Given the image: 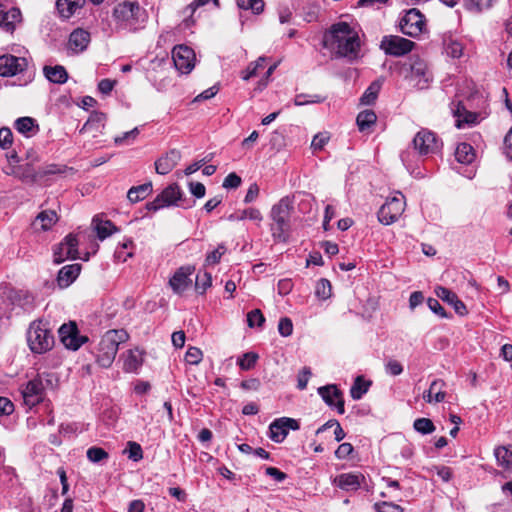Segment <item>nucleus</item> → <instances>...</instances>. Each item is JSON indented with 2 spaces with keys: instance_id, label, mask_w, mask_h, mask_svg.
<instances>
[{
  "instance_id": "a18cd8bd",
  "label": "nucleus",
  "mask_w": 512,
  "mask_h": 512,
  "mask_svg": "<svg viewBox=\"0 0 512 512\" xmlns=\"http://www.w3.org/2000/svg\"><path fill=\"white\" fill-rule=\"evenodd\" d=\"M379 90H380V84L377 82H373L366 89L364 94L362 95V97L360 99L361 103L365 104V105H370V104L374 103V101L376 100V98L378 96Z\"/></svg>"
},
{
  "instance_id": "0eeeda50",
  "label": "nucleus",
  "mask_w": 512,
  "mask_h": 512,
  "mask_svg": "<svg viewBox=\"0 0 512 512\" xmlns=\"http://www.w3.org/2000/svg\"><path fill=\"white\" fill-rule=\"evenodd\" d=\"M412 143L419 155L436 153L442 145L436 135L427 129L420 130L413 138Z\"/></svg>"
},
{
  "instance_id": "37998d69",
  "label": "nucleus",
  "mask_w": 512,
  "mask_h": 512,
  "mask_svg": "<svg viewBox=\"0 0 512 512\" xmlns=\"http://www.w3.org/2000/svg\"><path fill=\"white\" fill-rule=\"evenodd\" d=\"M332 286L329 280L322 278L320 279L315 288V295L321 299L326 300L331 296Z\"/></svg>"
},
{
  "instance_id": "c85d7f7f",
  "label": "nucleus",
  "mask_w": 512,
  "mask_h": 512,
  "mask_svg": "<svg viewBox=\"0 0 512 512\" xmlns=\"http://www.w3.org/2000/svg\"><path fill=\"white\" fill-rule=\"evenodd\" d=\"M445 383L440 380H434L427 391L423 393V399L427 403H439L445 399V392L443 390Z\"/></svg>"
},
{
  "instance_id": "72a5a7b5",
  "label": "nucleus",
  "mask_w": 512,
  "mask_h": 512,
  "mask_svg": "<svg viewBox=\"0 0 512 512\" xmlns=\"http://www.w3.org/2000/svg\"><path fill=\"white\" fill-rule=\"evenodd\" d=\"M497 463L504 469L512 467V446H499L494 449Z\"/></svg>"
},
{
  "instance_id": "680f3d73",
  "label": "nucleus",
  "mask_w": 512,
  "mask_h": 512,
  "mask_svg": "<svg viewBox=\"0 0 512 512\" xmlns=\"http://www.w3.org/2000/svg\"><path fill=\"white\" fill-rule=\"evenodd\" d=\"M312 375L309 367H303L297 375V387L300 390H304L307 387L308 381Z\"/></svg>"
},
{
  "instance_id": "8fccbe9b",
  "label": "nucleus",
  "mask_w": 512,
  "mask_h": 512,
  "mask_svg": "<svg viewBox=\"0 0 512 512\" xmlns=\"http://www.w3.org/2000/svg\"><path fill=\"white\" fill-rule=\"evenodd\" d=\"M496 0H470L466 3V8L473 12H481L489 9Z\"/></svg>"
},
{
  "instance_id": "49530a36",
  "label": "nucleus",
  "mask_w": 512,
  "mask_h": 512,
  "mask_svg": "<svg viewBox=\"0 0 512 512\" xmlns=\"http://www.w3.org/2000/svg\"><path fill=\"white\" fill-rule=\"evenodd\" d=\"M414 429L421 434H431L435 431V425L428 418H418L414 421Z\"/></svg>"
},
{
  "instance_id": "2eb2a0df",
  "label": "nucleus",
  "mask_w": 512,
  "mask_h": 512,
  "mask_svg": "<svg viewBox=\"0 0 512 512\" xmlns=\"http://www.w3.org/2000/svg\"><path fill=\"white\" fill-rule=\"evenodd\" d=\"M318 394L329 407H335L339 414L345 413L343 393L336 385L330 384L318 388Z\"/></svg>"
},
{
  "instance_id": "4c0bfd02",
  "label": "nucleus",
  "mask_w": 512,
  "mask_h": 512,
  "mask_svg": "<svg viewBox=\"0 0 512 512\" xmlns=\"http://www.w3.org/2000/svg\"><path fill=\"white\" fill-rule=\"evenodd\" d=\"M444 45L446 54L449 57L453 59H459L464 55V46L462 42L458 41L457 39L449 37L444 40Z\"/></svg>"
},
{
  "instance_id": "69168bd1",
  "label": "nucleus",
  "mask_w": 512,
  "mask_h": 512,
  "mask_svg": "<svg viewBox=\"0 0 512 512\" xmlns=\"http://www.w3.org/2000/svg\"><path fill=\"white\" fill-rule=\"evenodd\" d=\"M278 331L283 337H288L293 332V324L290 318H281L278 324Z\"/></svg>"
},
{
  "instance_id": "4be33fe9",
  "label": "nucleus",
  "mask_w": 512,
  "mask_h": 512,
  "mask_svg": "<svg viewBox=\"0 0 512 512\" xmlns=\"http://www.w3.org/2000/svg\"><path fill=\"white\" fill-rule=\"evenodd\" d=\"M435 294L438 298L451 305L454 308L455 312L460 316H465L468 313L465 304L458 298V296L453 291L443 286H437L435 288Z\"/></svg>"
},
{
  "instance_id": "a19ab883",
  "label": "nucleus",
  "mask_w": 512,
  "mask_h": 512,
  "mask_svg": "<svg viewBox=\"0 0 512 512\" xmlns=\"http://www.w3.org/2000/svg\"><path fill=\"white\" fill-rule=\"evenodd\" d=\"M142 361V353L139 350H130L124 361V370L134 372L141 366Z\"/></svg>"
},
{
  "instance_id": "aec40b11",
  "label": "nucleus",
  "mask_w": 512,
  "mask_h": 512,
  "mask_svg": "<svg viewBox=\"0 0 512 512\" xmlns=\"http://www.w3.org/2000/svg\"><path fill=\"white\" fill-rule=\"evenodd\" d=\"M19 165H13L9 169H4L7 175L14 176L25 182H35L38 180V170L35 169V163L22 161Z\"/></svg>"
},
{
  "instance_id": "4468645a",
  "label": "nucleus",
  "mask_w": 512,
  "mask_h": 512,
  "mask_svg": "<svg viewBox=\"0 0 512 512\" xmlns=\"http://www.w3.org/2000/svg\"><path fill=\"white\" fill-rule=\"evenodd\" d=\"M59 337L65 347L72 350H77L88 340L86 336H79L77 326L72 322L59 328Z\"/></svg>"
},
{
  "instance_id": "338daca9",
  "label": "nucleus",
  "mask_w": 512,
  "mask_h": 512,
  "mask_svg": "<svg viewBox=\"0 0 512 512\" xmlns=\"http://www.w3.org/2000/svg\"><path fill=\"white\" fill-rule=\"evenodd\" d=\"M322 99L318 95H305V94H298L295 97L294 103L297 106H304L310 103H319Z\"/></svg>"
},
{
  "instance_id": "b1692460",
  "label": "nucleus",
  "mask_w": 512,
  "mask_h": 512,
  "mask_svg": "<svg viewBox=\"0 0 512 512\" xmlns=\"http://www.w3.org/2000/svg\"><path fill=\"white\" fill-rule=\"evenodd\" d=\"M181 153L172 149L167 152L164 156L160 157L155 162V170L158 174L166 175L177 165L180 161Z\"/></svg>"
},
{
  "instance_id": "5fc2aeb1",
  "label": "nucleus",
  "mask_w": 512,
  "mask_h": 512,
  "mask_svg": "<svg viewBox=\"0 0 512 512\" xmlns=\"http://www.w3.org/2000/svg\"><path fill=\"white\" fill-rule=\"evenodd\" d=\"M202 358L203 353L197 347H190L185 354V361L191 365H198Z\"/></svg>"
},
{
  "instance_id": "c756f323",
  "label": "nucleus",
  "mask_w": 512,
  "mask_h": 512,
  "mask_svg": "<svg viewBox=\"0 0 512 512\" xmlns=\"http://www.w3.org/2000/svg\"><path fill=\"white\" fill-rule=\"evenodd\" d=\"M14 127L27 138L33 137L39 132V125L36 123V120L31 117L18 118L14 123Z\"/></svg>"
},
{
  "instance_id": "f704fd0d",
  "label": "nucleus",
  "mask_w": 512,
  "mask_h": 512,
  "mask_svg": "<svg viewBox=\"0 0 512 512\" xmlns=\"http://www.w3.org/2000/svg\"><path fill=\"white\" fill-rule=\"evenodd\" d=\"M152 192V183H144L139 186H135L129 189L127 198L130 202L136 203L145 199Z\"/></svg>"
},
{
  "instance_id": "5701e85b",
  "label": "nucleus",
  "mask_w": 512,
  "mask_h": 512,
  "mask_svg": "<svg viewBox=\"0 0 512 512\" xmlns=\"http://www.w3.org/2000/svg\"><path fill=\"white\" fill-rule=\"evenodd\" d=\"M453 114L456 117V126L458 128L477 124L484 118L481 113L468 111L461 103H458L456 108L453 109Z\"/></svg>"
},
{
  "instance_id": "4d7b16f0",
  "label": "nucleus",
  "mask_w": 512,
  "mask_h": 512,
  "mask_svg": "<svg viewBox=\"0 0 512 512\" xmlns=\"http://www.w3.org/2000/svg\"><path fill=\"white\" fill-rule=\"evenodd\" d=\"M330 135L327 132H320L316 134L312 140L311 148L314 151L322 150L324 146L329 142Z\"/></svg>"
},
{
  "instance_id": "ddd939ff",
  "label": "nucleus",
  "mask_w": 512,
  "mask_h": 512,
  "mask_svg": "<svg viewBox=\"0 0 512 512\" xmlns=\"http://www.w3.org/2000/svg\"><path fill=\"white\" fill-rule=\"evenodd\" d=\"M423 15L416 9L409 10L401 22V30L410 37L420 35L424 29Z\"/></svg>"
},
{
  "instance_id": "603ef678",
  "label": "nucleus",
  "mask_w": 512,
  "mask_h": 512,
  "mask_svg": "<svg viewBox=\"0 0 512 512\" xmlns=\"http://www.w3.org/2000/svg\"><path fill=\"white\" fill-rule=\"evenodd\" d=\"M87 458L93 463H98L108 458V453L100 447H91L87 450Z\"/></svg>"
},
{
  "instance_id": "473e14b6",
  "label": "nucleus",
  "mask_w": 512,
  "mask_h": 512,
  "mask_svg": "<svg viewBox=\"0 0 512 512\" xmlns=\"http://www.w3.org/2000/svg\"><path fill=\"white\" fill-rule=\"evenodd\" d=\"M84 0H57L56 7L63 18H70L78 9L82 7Z\"/></svg>"
},
{
  "instance_id": "9d476101",
  "label": "nucleus",
  "mask_w": 512,
  "mask_h": 512,
  "mask_svg": "<svg viewBox=\"0 0 512 512\" xmlns=\"http://www.w3.org/2000/svg\"><path fill=\"white\" fill-rule=\"evenodd\" d=\"M414 43L400 36H385L380 44V48L389 55L402 56L412 50Z\"/></svg>"
},
{
  "instance_id": "cd10ccee",
  "label": "nucleus",
  "mask_w": 512,
  "mask_h": 512,
  "mask_svg": "<svg viewBox=\"0 0 512 512\" xmlns=\"http://www.w3.org/2000/svg\"><path fill=\"white\" fill-rule=\"evenodd\" d=\"M80 270V264H71L62 267L57 276L58 285L61 288L68 287L78 277Z\"/></svg>"
},
{
  "instance_id": "774afa93",
  "label": "nucleus",
  "mask_w": 512,
  "mask_h": 512,
  "mask_svg": "<svg viewBox=\"0 0 512 512\" xmlns=\"http://www.w3.org/2000/svg\"><path fill=\"white\" fill-rule=\"evenodd\" d=\"M14 412V404L10 399L0 396V417L9 416Z\"/></svg>"
},
{
  "instance_id": "c03bdc74",
  "label": "nucleus",
  "mask_w": 512,
  "mask_h": 512,
  "mask_svg": "<svg viewBox=\"0 0 512 512\" xmlns=\"http://www.w3.org/2000/svg\"><path fill=\"white\" fill-rule=\"evenodd\" d=\"M139 133V129L135 127L130 131L124 132L123 134L116 136L114 138V143L118 146L130 145L135 142Z\"/></svg>"
},
{
  "instance_id": "13d9d810",
  "label": "nucleus",
  "mask_w": 512,
  "mask_h": 512,
  "mask_svg": "<svg viewBox=\"0 0 512 512\" xmlns=\"http://www.w3.org/2000/svg\"><path fill=\"white\" fill-rule=\"evenodd\" d=\"M247 322L249 327H261L265 318L259 309H255L248 313Z\"/></svg>"
},
{
  "instance_id": "e433bc0d",
  "label": "nucleus",
  "mask_w": 512,
  "mask_h": 512,
  "mask_svg": "<svg viewBox=\"0 0 512 512\" xmlns=\"http://www.w3.org/2000/svg\"><path fill=\"white\" fill-rule=\"evenodd\" d=\"M250 219L252 221L261 222L263 220L262 213L257 208H248L238 213H233L228 216L229 221H241Z\"/></svg>"
},
{
  "instance_id": "0e129e2a",
  "label": "nucleus",
  "mask_w": 512,
  "mask_h": 512,
  "mask_svg": "<svg viewBox=\"0 0 512 512\" xmlns=\"http://www.w3.org/2000/svg\"><path fill=\"white\" fill-rule=\"evenodd\" d=\"M374 506L378 512H403V508L393 502H378Z\"/></svg>"
},
{
  "instance_id": "6e6d98bb",
  "label": "nucleus",
  "mask_w": 512,
  "mask_h": 512,
  "mask_svg": "<svg viewBox=\"0 0 512 512\" xmlns=\"http://www.w3.org/2000/svg\"><path fill=\"white\" fill-rule=\"evenodd\" d=\"M226 252V247L224 244H219L218 247L210 252L206 257V264L207 265H215L219 263L222 255H224Z\"/></svg>"
},
{
  "instance_id": "a211bd4d",
  "label": "nucleus",
  "mask_w": 512,
  "mask_h": 512,
  "mask_svg": "<svg viewBox=\"0 0 512 512\" xmlns=\"http://www.w3.org/2000/svg\"><path fill=\"white\" fill-rule=\"evenodd\" d=\"M27 67L25 58L13 55L0 56V76L10 77L22 72Z\"/></svg>"
},
{
  "instance_id": "3c124183",
  "label": "nucleus",
  "mask_w": 512,
  "mask_h": 512,
  "mask_svg": "<svg viewBox=\"0 0 512 512\" xmlns=\"http://www.w3.org/2000/svg\"><path fill=\"white\" fill-rule=\"evenodd\" d=\"M257 359V354L248 352L243 354V356L238 360V365L242 370H250L256 364Z\"/></svg>"
},
{
  "instance_id": "f3484780",
  "label": "nucleus",
  "mask_w": 512,
  "mask_h": 512,
  "mask_svg": "<svg viewBox=\"0 0 512 512\" xmlns=\"http://www.w3.org/2000/svg\"><path fill=\"white\" fill-rule=\"evenodd\" d=\"M24 403L33 407L40 403L44 398V385L41 378L30 380L22 390Z\"/></svg>"
},
{
  "instance_id": "1a4fd4ad",
  "label": "nucleus",
  "mask_w": 512,
  "mask_h": 512,
  "mask_svg": "<svg viewBox=\"0 0 512 512\" xmlns=\"http://www.w3.org/2000/svg\"><path fill=\"white\" fill-rule=\"evenodd\" d=\"M172 59L175 68L182 74H188L195 65V53L186 45H178L173 48Z\"/></svg>"
},
{
  "instance_id": "7ed1b4c3",
  "label": "nucleus",
  "mask_w": 512,
  "mask_h": 512,
  "mask_svg": "<svg viewBox=\"0 0 512 512\" xmlns=\"http://www.w3.org/2000/svg\"><path fill=\"white\" fill-rule=\"evenodd\" d=\"M128 333L123 330H109L100 339L96 359L100 366L108 368L112 365L119 345L128 340Z\"/></svg>"
},
{
  "instance_id": "7c9ffc66",
  "label": "nucleus",
  "mask_w": 512,
  "mask_h": 512,
  "mask_svg": "<svg viewBox=\"0 0 512 512\" xmlns=\"http://www.w3.org/2000/svg\"><path fill=\"white\" fill-rule=\"evenodd\" d=\"M93 228L100 240H104L117 231L116 227L109 220H102L99 217H94L92 221Z\"/></svg>"
},
{
  "instance_id": "864d4df0",
  "label": "nucleus",
  "mask_w": 512,
  "mask_h": 512,
  "mask_svg": "<svg viewBox=\"0 0 512 512\" xmlns=\"http://www.w3.org/2000/svg\"><path fill=\"white\" fill-rule=\"evenodd\" d=\"M211 284L212 278L209 273L205 272L202 275H197L195 287L200 294H203L206 291V289L211 286Z\"/></svg>"
},
{
  "instance_id": "58836bf2",
  "label": "nucleus",
  "mask_w": 512,
  "mask_h": 512,
  "mask_svg": "<svg viewBox=\"0 0 512 512\" xmlns=\"http://www.w3.org/2000/svg\"><path fill=\"white\" fill-rule=\"evenodd\" d=\"M105 119L106 117L103 113H93L85 122L80 132L101 131L105 126Z\"/></svg>"
},
{
  "instance_id": "de8ad7c7",
  "label": "nucleus",
  "mask_w": 512,
  "mask_h": 512,
  "mask_svg": "<svg viewBox=\"0 0 512 512\" xmlns=\"http://www.w3.org/2000/svg\"><path fill=\"white\" fill-rule=\"evenodd\" d=\"M66 170V166H61L57 164L44 165L38 169V180L48 175L64 173Z\"/></svg>"
},
{
  "instance_id": "2f4dec72",
  "label": "nucleus",
  "mask_w": 512,
  "mask_h": 512,
  "mask_svg": "<svg viewBox=\"0 0 512 512\" xmlns=\"http://www.w3.org/2000/svg\"><path fill=\"white\" fill-rule=\"evenodd\" d=\"M43 72L45 77L53 83L63 84L68 79V74L66 69L61 65L56 66H45L43 68Z\"/></svg>"
},
{
  "instance_id": "f257e3e1",
  "label": "nucleus",
  "mask_w": 512,
  "mask_h": 512,
  "mask_svg": "<svg viewBox=\"0 0 512 512\" xmlns=\"http://www.w3.org/2000/svg\"><path fill=\"white\" fill-rule=\"evenodd\" d=\"M325 46L338 56L356 58L360 49L358 33L347 23L333 25L324 37Z\"/></svg>"
},
{
  "instance_id": "20e7f679",
  "label": "nucleus",
  "mask_w": 512,
  "mask_h": 512,
  "mask_svg": "<svg viewBox=\"0 0 512 512\" xmlns=\"http://www.w3.org/2000/svg\"><path fill=\"white\" fill-rule=\"evenodd\" d=\"M293 210V199L289 196L281 198L274 204L270 211L272 219L271 232L275 240L285 241L289 229L291 212Z\"/></svg>"
},
{
  "instance_id": "09e8293b",
  "label": "nucleus",
  "mask_w": 512,
  "mask_h": 512,
  "mask_svg": "<svg viewBox=\"0 0 512 512\" xmlns=\"http://www.w3.org/2000/svg\"><path fill=\"white\" fill-rule=\"evenodd\" d=\"M239 8L244 10H252L258 14L263 11L264 2L262 0H237Z\"/></svg>"
},
{
  "instance_id": "f03ea898",
  "label": "nucleus",
  "mask_w": 512,
  "mask_h": 512,
  "mask_svg": "<svg viewBox=\"0 0 512 512\" xmlns=\"http://www.w3.org/2000/svg\"><path fill=\"white\" fill-rule=\"evenodd\" d=\"M117 31L134 32L146 21V12L137 1L118 3L112 13Z\"/></svg>"
},
{
  "instance_id": "bf43d9fd",
  "label": "nucleus",
  "mask_w": 512,
  "mask_h": 512,
  "mask_svg": "<svg viewBox=\"0 0 512 512\" xmlns=\"http://www.w3.org/2000/svg\"><path fill=\"white\" fill-rule=\"evenodd\" d=\"M127 452H128L129 459H131L135 462L140 461L143 458L142 448H141L140 444H138L136 442H133V441L128 442Z\"/></svg>"
},
{
  "instance_id": "79ce46f5",
  "label": "nucleus",
  "mask_w": 512,
  "mask_h": 512,
  "mask_svg": "<svg viewBox=\"0 0 512 512\" xmlns=\"http://www.w3.org/2000/svg\"><path fill=\"white\" fill-rule=\"evenodd\" d=\"M370 386V382H366L363 380L362 376H358L351 389H350V395L352 399L359 400L362 398V396L368 391Z\"/></svg>"
},
{
  "instance_id": "052dcab7",
  "label": "nucleus",
  "mask_w": 512,
  "mask_h": 512,
  "mask_svg": "<svg viewBox=\"0 0 512 512\" xmlns=\"http://www.w3.org/2000/svg\"><path fill=\"white\" fill-rule=\"evenodd\" d=\"M13 143V134L10 128L2 127L0 129V147L2 149H8Z\"/></svg>"
},
{
  "instance_id": "6ab92c4d",
  "label": "nucleus",
  "mask_w": 512,
  "mask_h": 512,
  "mask_svg": "<svg viewBox=\"0 0 512 512\" xmlns=\"http://www.w3.org/2000/svg\"><path fill=\"white\" fill-rule=\"evenodd\" d=\"M194 268L191 266L180 267L169 280V285L173 292L182 294L192 283L190 276Z\"/></svg>"
},
{
  "instance_id": "e2e57ef3",
  "label": "nucleus",
  "mask_w": 512,
  "mask_h": 512,
  "mask_svg": "<svg viewBox=\"0 0 512 512\" xmlns=\"http://www.w3.org/2000/svg\"><path fill=\"white\" fill-rule=\"evenodd\" d=\"M427 471L432 474H437L444 482H448L452 477L451 469L446 466H432L428 468Z\"/></svg>"
},
{
  "instance_id": "c9c22d12",
  "label": "nucleus",
  "mask_w": 512,
  "mask_h": 512,
  "mask_svg": "<svg viewBox=\"0 0 512 512\" xmlns=\"http://www.w3.org/2000/svg\"><path fill=\"white\" fill-rule=\"evenodd\" d=\"M455 157L459 163L470 164L475 158V152L470 144L460 143L456 148Z\"/></svg>"
},
{
  "instance_id": "423d86ee",
  "label": "nucleus",
  "mask_w": 512,
  "mask_h": 512,
  "mask_svg": "<svg viewBox=\"0 0 512 512\" xmlns=\"http://www.w3.org/2000/svg\"><path fill=\"white\" fill-rule=\"evenodd\" d=\"M406 206L405 197L401 192H395L378 211V219L384 225L396 222L403 214Z\"/></svg>"
},
{
  "instance_id": "412c9836",
  "label": "nucleus",
  "mask_w": 512,
  "mask_h": 512,
  "mask_svg": "<svg viewBox=\"0 0 512 512\" xmlns=\"http://www.w3.org/2000/svg\"><path fill=\"white\" fill-rule=\"evenodd\" d=\"M365 477L359 472L342 473L335 477L334 484L345 491H355L364 482Z\"/></svg>"
},
{
  "instance_id": "39448f33",
  "label": "nucleus",
  "mask_w": 512,
  "mask_h": 512,
  "mask_svg": "<svg viewBox=\"0 0 512 512\" xmlns=\"http://www.w3.org/2000/svg\"><path fill=\"white\" fill-rule=\"evenodd\" d=\"M28 345L34 353H45L54 345V336L49 328V323L37 320L30 324L27 332Z\"/></svg>"
},
{
  "instance_id": "a878e982",
  "label": "nucleus",
  "mask_w": 512,
  "mask_h": 512,
  "mask_svg": "<svg viewBox=\"0 0 512 512\" xmlns=\"http://www.w3.org/2000/svg\"><path fill=\"white\" fill-rule=\"evenodd\" d=\"M90 43V33L83 29L74 30L68 41L69 49L74 53L83 52Z\"/></svg>"
},
{
  "instance_id": "ea45409f",
  "label": "nucleus",
  "mask_w": 512,
  "mask_h": 512,
  "mask_svg": "<svg viewBox=\"0 0 512 512\" xmlns=\"http://www.w3.org/2000/svg\"><path fill=\"white\" fill-rule=\"evenodd\" d=\"M377 116L374 111L372 110H364L361 111L356 119L358 128L361 132H365L368 130L372 125L376 123Z\"/></svg>"
},
{
  "instance_id": "393cba45",
  "label": "nucleus",
  "mask_w": 512,
  "mask_h": 512,
  "mask_svg": "<svg viewBox=\"0 0 512 512\" xmlns=\"http://www.w3.org/2000/svg\"><path fill=\"white\" fill-rule=\"evenodd\" d=\"M21 20V12L16 7L7 8L0 5V26L6 31H13L16 23Z\"/></svg>"
},
{
  "instance_id": "dca6fc26",
  "label": "nucleus",
  "mask_w": 512,
  "mask_h": 512,
  "mask_svg": "<svg viewBox=\"0 0 512 512\" xmlns=\"http://www.w3.org/2000/svg\"><path fill=\"white\" fill-rule=\"evenodd\" d=\"M78 241L73 235H68L65 239L54 249V262L60 264L66 259H76L78 257Z\"/></svg>"
},
{
  "instance_id": "f8f14e48",
  "label": "nucleus",
  "mask_w": 512,
  "mask_h": 512,
  "mask_svg": "<svg viewBox=\"0 0 512 512\" xmlns=\"http://www.w3.org/2000/svg\"><path fill=\"white\" fill-rule=\"evenodd\" d=\"M181 191L176 184L167 186L153 201L147 203L148 210L157 211L164 207L175 205L181 198Z\"/></svg>"
},
{
  "instance_id": "9b49d317",
  "label": "nucleus",
  "mask_w": 512,
  "mask_h": 512,
  "mask_svg": "<svg viewBox=\"0 0 512 512\" xmlns=\"http://www.w3.org/2000/svg\"><path fill=\"white\" fill-rule=\"evenodd\" d=\"M297 420L289 417H281L274 420L269 426V437L276 443H281L287 437L289 430H298Z\"/></svg>"
},
{
  "instance_id": "bb28decb",
  "label": "nucleus",
  "mask_w": 512,
  "mask_h": 512,
  "mask_svg": "<svg viewBox=\"0 0 512 512\" xmlns=\"http://www.w3.org/2000/svg\"><path fill=\"white\" fill-rule=\"evenodd\" d=\"M58 221V215L53 210L40 212L32 223L35 231H47Z\"/></svg>"
},
{
  "instance_id": "6e6552de",
  "label": "nucleus",
  "mask_w": 512,
  "mask_h": 512,
  "mask_svg": "<svg viewBox=\"0 0 512 512\" xmlns=\"http://www.w3.org/2000/svg\"><path fill=\"white\" fill-rule=\"evenodd\" d=\"M410 84L418 89H425L432 80V74L428 70L427 64L417 58L410 64V73L406 75Z\"/></svg>"
}]
</instances>
